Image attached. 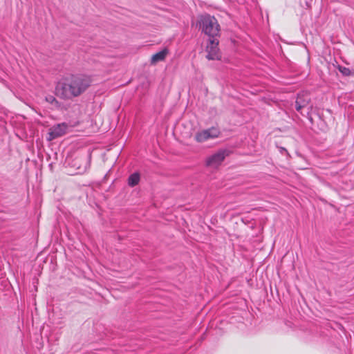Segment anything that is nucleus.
Masks as SVG:
<instances>
[{"label": "nucleus", "mask_w": 354, "mask_h": 354, "mask_svg": "<svg viewBox=\"0 0 354 354\" xmlns=\"http://www.w3.org/2000/svg\"><path fill=\"white\" fill-rule=\"evenodd\" d=\"M90 77L84 75H71L59 82L55 88L57 96L69 100L83 93L91 85Z\"/></svg>", "instance_id": "nucleus-1"}, {"label": "nucleus", "mask_w": 354, "mask_h": 354, "mask_svg": "<svg viewBox=\"0 0 354 354\" xmlns=\"http://www.w3.org/2000/svg\"><path fill=\"white\" fill-rule=\"evenodd\" d=\"M200 27L209 38L216 37L219 34V24L214 17L210 15L203 16L201 18Z\"/></svg>", "instance_id": "nucleus-2"}, {"label": "nucleus", "mask_w": 354, "mask_h": 354, "mask_svg": "<svg viewBox=\"0 0 354 354\" xmlns=\"http://www.w3.org/2000/svg\"><path fill=\"white\" fill-rule=\"evenodd\" d=\"M220 131L216 127L198 131L195 134V140L198 142H204L208 140L216 138L219 136Z\"/></svg>", "instance_id": "nucleus-3"}, {"label": "nucleus", "mask_w": 354, "mask_h": 354, "mask_svg": "<svg viewBox=\"0 0 354 354\" xmlns=\"http://www.w3.org/2000/svg\"><path fill=\"white\" fill-rule=\"evenodd\" d=\"M228 156V151L225 149H221L209 156L206 160V165L211 167H217Z\"/></svg>", "instance_id": "nucleus-4"}, {"label": "nucleus", "mask_w": 354, "mask_h": 354, "mask_svg": "<svg viewBox=\"0 0 354 354\" xmlns=\"http://www.w3.org/2000/svg\"><path fill=\"white\" fill-rule=\"evenodd\" d=\"M218 40L216 37H212L209 39V43L207 46L206 50L207 53V58L208 59H219L221 55L218 48Z\"/></svg>", "instance_id": "nucleus-5"}, {"label": "nucleus", "mask_w": 354, "mask_h": 354, "mask_svg": "<svg viewBox=\"0 0 354 354\" xmlns=\"http://www.w3.org/2000/svg\"><path fill=\"white\" fill-rule=\"evenodd\" d=\"M68 125L66 123H61L53 126L50 129L48 140H52L58 137L62 136L66 133Z\"/></svg>", "instance_id": "nucleus-6"}, {"label": "nucleus", "mask_w": 354, "mask_h": 354, "mask_svg": "<svg viewBox=\"0 0 354 354\" xmlns=\"http://www.w3.org/2000/svg\"><path fill=\"white\" fill-rule=\"evenodd\" d=\"M168 54V50L167 48H165L156 54L153 55L151 59V63L152 64H155L159 62L163 61L167 55Z\"/></svg>", "instance_id": "nucleus-7"}, {"label": "nucleus", "mask_w": 354, "mask_h": 354, "mask_svg": "<svg viewBox=\"0 0 354 354\" xmlns=\"http://www.w3.org/2000/svg\"><path fill=\"white\" fill-rule=\"evenodd\" d=\"M140 181V175L138 173H133L128 178V184L131 187H134L138 184Z\"/></svg>", "instance_id": "nucleus-8"}, {"label": "nucleus", "mask_w": 354, "mask_h": 354, "mask_svg": "<svg viewBox=\"0 0 354 354\" xmlns=\"http://www.w3.org/2000/svg\"><path fill=\"white\" fill-rule=\"evenodd\" d=\"M46 100L50 104H55L57 106L58 102L56 98L53 95H48L46 97Z\"/></svg>", "instance_id": "nucleus-9"}, {"label": "nucleus", "mask_w": 354, "mask_h": 354, "mask_svg": "<svg viewBox=\"0 0 354 354\" xmlns=\"http://www.w3.org/2000/svg\"><path fill=\"white\" fill-rule=\"evenodd\" d=\"M339 71L345 75H349L351 74V71L349 68H346V67H340L339 68Z\"/></svg>", "instance_id": "nucleus-10"}, {"label": "nucleus", "mask_w": 354, "mask_h": 354, "mask_svg": "<svg viewBox=\"0 0 354 354\" xmlns=\"http://www.w3.org/2000/svg\"><path fill=\"white\" fill-rule=\"evenodd\" d=\"M304 105L301 104L298 100L296 101L295 109L297 111H300Z\"/></svg>", "instance_id": "nucleus-11"}]
</instances>
